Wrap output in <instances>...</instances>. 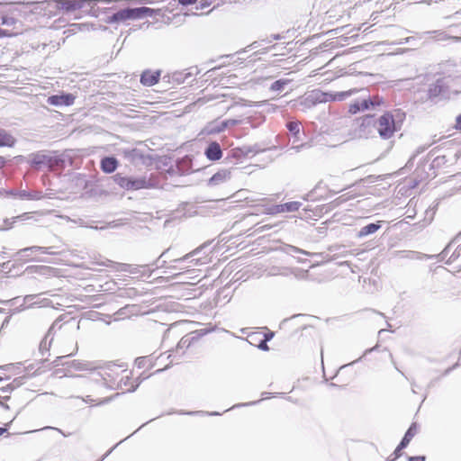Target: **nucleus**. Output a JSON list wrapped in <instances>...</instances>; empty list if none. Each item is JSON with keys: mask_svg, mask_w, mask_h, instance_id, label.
Returning a JSON list of instances; mask_svg holds the SVG:
<instances>
[{"mask_svg": "<svg viewBox=\"0 0 461 461\" xmlns=\"http://www.w3.org/2000/svg\"><path fill=\"white\" fill-rule=\"evenodd\" d=\"M120 270L124 272H129L130 274H137L138 273V267H132L128 264H121L120 265Z\"/></svg>", "mask_w": 461, "mask_h": 461, "instance_id": "a19ab883", "label": "nucleus"}, {"mask_svg": "<svg viewBox=\"0 0 461 461\" xmlns=\"http://www.w3.org/2000/svg\"><path fill=\"white\" fill-rule=\"evenodd\" d=\"M307 144L306 143H302L300 145H294L292 146L287 151H294V152H300L301 149L304 147H306Z\"/></svg>", "mask_w": 461, "mask_h": 461, "instance_id": "de8ad7c7", "label": "nucleus"}, {"mask_svg": "<svg viewBox=\"0 0 461 461\" xmlns=\"http://www.w3.org/2000/svg\"><path fill=\"white\" fill-rule=\"evenodd\" d=\"M199 252H200V249H196L193 250L192 252L187 253L184 257L179 258H176L173 261L176 262V263H180V262L186 261V260L192 258L194 256L197 255Z\"/></svg>", "mask_w": 461, "mask_h": 461, "instance_id": "ea45409f", "label": "nucleus"}, {"mask_svg": "<svg viewBox=\"0 0 461 461\" xmlns=\"http://www.w3.org/2000/svg\"><path fill=\"white\" fill-rule=\"evenodd\" d=\"M51 160H52L51 157H50L44 153H41V152H36V153H32L29 156L28 162L32 168L39 170L43 166L50 165L51 163Z\"/></svg>", "mask_w": 461, "mask_h": 461, "instance_id": "1a4fd4ad", "label": "nucleus"}, {"mask_svg": "<svg viewBox=\"0 0 461 461\" xmlns=\"http://www.w3.org/2000/svg\"><path fill=\"white\" fill-rule=\"evenodd\" d=\"M290 83L288 79H278L272 83L270 90L274 92H281L285 89V86Z\"/></svg>", "mask_w": 461, "mask_h": 461, "instance_id": "2f4dec72", "label": "nucleus"}, {"mask_svg": "<svg viewBox=\"0 0 461 461\" xmlns=\"http://www.w3.org/2000/svg\"><path fill=\"white\" fill-rule=\"evenodd\" d=\"M456 366H457V364H455L454 366H452L451 367H448L445 370L444 372V375H448L453 369L456 368Z\"/></svg>", "mask_w": 461, "mask_h": 461, "instance_id": "0e129e2a", "label": "nucleus"}, {"mask_svg": "<svg viewBox=\"0 0 461 461\" xmlns=\"http://www.w3.org/2000/svg\"><path fill=\"white\" fill-rule=\"evenodd\" d=\"M2 194L5 193L6 196H13L14 198H17V193H19L20 190L17 189H9V190H1Z\"/></svg>", "mask_w": 461, "mask_h": 461, "instance_id": "49530a36", "label": "nucleus"}, {"mask_svg": "<svg viewBox=\"0 0 461 461\" xmlns=\"http://www.w3.org/2000/svg\"><path fill=\"white\" fill-rule=\"evenodd\" d=\"M27 252L42 253V254H50V255L57 254V252L52 250V247H41V246H32V247L22 249L17 251V254L18 255H25Z\"/></svg>", "mask_w": 461, "mask_h": 461, "instance_id": "4be33fe9", "label": "nucleus"}, {"mask_svg": "<svg viewBox=\"0 0 461 461\" xmlns=\"http://www.w3.org/2000/svg\"><path fill=\"white\" fill-rule=\"evenodd\" d=\"M396 257H399L401 258H407L411 260H423V259H429V258H438L439 261V258L437 257V255H427L423 254L418 251H412V250H401V251H395L394 252Z\"/></svg>", "mask_w": 461, "mask_h": 461, "instance_id": "f8f14e48", "label": "nucleus"}, {"mask_svg": "<svg viewBox=\"0 0 461 461\" xmlns=\"http://www.w3.org/2000/svg\"><path fill=\"white\" fill-rule=\"evenodd\" d=\"M70 366L78 371H95L101 368L96 362L77 359L70 362Z\"/></svg>", "mask_w": 461, "mask_h": 461, "instance_id": "4468645a", "label": "nucleus"}, {"mask_svg": "<svg viewBox=\"0 0 461 461\" xmlns=\"http://www.w3.org/2000/svg\"><path fill=\"white\" fill-rule=\"evenodd\" d=\"M160 77V71L145 70L140 75V83L145 86H152L156 85Z\"/></svg>", "mask_w": 461, "mask_h": 461, "instance_id": "dca6fc26", "label": "nucleus"}, {"mask_svg": "<svg viewBox=\"0 0 461 461\" xmlns=\"http://www.w3.org/2000/svg\"><path fill=\"white\" fill-rule=\"evenodd\" d=\"M33 254V252H27L25 255H18L17 253L15 254V257L17 258V259H23L24 258H30L32 255Z\"/></svg>", "mask_w": 461, "mask_h": 461, "instance_id": "bf43d9fd", "label": "nucleus"}, {"mask_svg": "<svg viewBox=\"0 0 461 461\" xmlns=\"http://www.w3.org/2000/svg\"><path fill=\"white\" fill-rule=\"evenodd\" d=\"M283 206H284L285 212H292L298 211L299 208L302 206V203L300 202L294 201V202L285 203H283Z\"/></svg>", "mask_w": 461, "mask_h": 461, "instance_id": "473e14b6", "label": "nucleus"}, {"mask_svg": "<svg viewBox=\"0 0 461 461\" xmlns=\"http://www.w3.org/2000/svg\"><path fill=\"white\" fill-rule=\"evenodd\" d=\"M257 402H247V403L236 404V405L232 406V408H236V407H240V406L253 405V404H256Z\"/></svg>", "mask_w": 461, "mask_h": 461, "instance_id": "e2e57ef3", "label": "nucleus"}, {"mask_svg": "<svg viewBox=\"0 0 461 461\" xmlns=\"http://www.w3.org/2000/svg\"><path fill=\"white\" fill-rule=\"evenodd\" d=\"M153 13V10L149 7H135L131 8L127 7L122 10H119L118 12L113 14L112 15L108 16L106 19V23H117L121 22H125L128 20H135L140 19L147 16H151Z\"/></svg>", "mask_w": 461, "mask_h": 461, "instance_id": "20e7f679", "label": "nucleus"}, {"mask_svg": "<svg viewBox=\"0 0 461 461\" xmlns=\"http://www.w3.org/2000/svg\"><path fill=\"white\" fill-rule=\"evenodd\" d=\"M146 359L145 357H139L136 359L135 363L139 368H142L145 366Z\"/></svg>", "mask_w": 461, "mask_h": 461, "instance_id": "864d4df0", "label": "nucleus"}, {"mask_svg": "<svg viewBox=\"0 0 461 461\" xmlns=\"http://www.w3.org/2000/svg\"><path fill=\"white\" fill-rule=\"evenodd\" d=\"M258 348L262 350H267L268 349V346L267 344L266 341H261Z\"/></svg>", "mask_w": 461, "mask_h": 461, "instance_id": "680f3d73", "label": "nucleus"}, {"mask_svg": "<svg viewBox=\"0 0 461 461\" xmlns=\"http://www.w3.org/2000/svg\"><path fill=\"white\" fill-rule=\"evenodd\" d=\"M259 46H260V44H259V42H258V41H254L253 43H251L250 45H249L246 49H244L243 50H241L240 53V54H241V53H245V52H247V51H248V50H247V49L254 50V49H256V48H258V47H259Z\"/></svg>", "mask_w": 461, "mask_h": 461, "instance_id": "603ef678", "label": "nucleus"}, {"mask_svg": "<svg viewBox=\"0 0 461 461\" xmlns=\"http://www.w3.org/2000/svg\"><path fill=\"white\" fill-rule=\"evenodd\" d=\"M328 249L329 251L333 252V255L331 257H329V255L324 257L323 254L317 255L322 257V258L325 259L326 261H331L339 258H345L348 255H353L351 251L345 250L344 246L334 245L329 247Z\"/></svg>", "mask_w": 461, "mask_h": 461, "instance_id": "2eb2a0df", "label": "nucleus"}, {"mask_svg": "<svg viewBox=\"0 0 461 461\" xmlns=\"http://www.w3.org/2000/svg\"><path fill=\"white\" fill-rule=\"evenodd\" d=\"M353 198H355V194H350L349 193H347V194H344L337 197L336 199H334L330 203V204L332 207H338V206L341 205L342 203H344Z\"/></svg>", "mask_w": 461, "mask_h": 461, "instance_id": "c756f323", "label": "nucleus"}, {"mask_svg": "<svg viewBox=\"0 0 461 461\" xmlns=\"http://www.w3.org/2000/svg\"><path fill=\"white\" fill-rule=\"evenodd\" d=\"M382 227L381 221L368 223L367 225L362 227L358 232L357 237L363 238L368 235H371L376 232Z\"/></svg>", "mask_w": 461, "mask_h": 461, "instance_id": "b1692460", "label": "nucleus"}, {"mask_svg": "<svg viewBox=\"0 0 461 461\" xmlns=\"http://www.w3.org/2000/svg\"><path fill=\"white\" fill-rule=\"evenodd\" d=\"M444 90V83L443 79L439 78L436 80L433 84H430L428 89V98L433 101L435 98L438 97Z\"/></svg>", "mask_w": 461, "mask_h": 461, "instance_id": "aec40b11", "label": "nucleus"}, {"mask_svg": "<svg viewBox=\"0 0 461 461\" xmlns=\"http://www.w3.org/2000/svg\"><path fill=\"white\" fill-rule=\"evenodd\" d=\"M197 272H200V270L186 269V270H185L183 272H179L177 274H175L174 276L175 277L185 276V279L194 280V279H196L198 277Z\"/></svg>", "mask_w": 461, "mask_h": 461, "instance_id": "7c9ffc66", "label": "nucleus"}, {"mask_svg": "<svg viewBox=\"0 0 461 461\" xmlns=\"http://www.w3.org/2000/svg\"><path fill=\"white\" fill-rule=\"evenodd\" d=\"M17 198L20 200L38 201L43 198V194L41 191L38 190H21L17 193Z\"/></svg>", "mask_w": 461, "mask_h": 461, "instance_id": "412c9836", "label": "nucleus"}, {"mask_svg": "<svg viewBox=\"0 0 461 461\" xmlns=\"http://www.w3.org/2000/svg\"><path fill=\"white\" fill-rule=\"evenodd\" d=\"M231 172L229 169H221L217 171L208 180V185L211 186L219 185L222 183L227 182L230 179Z\"/></svg>", "mask_w": 461, "mask_h": 461, "instance_id": "f3484780", "label": "nucleus"}, {"mask_svg": "<svg viewBox=\"0 0 461 461\" xmlns=\"http://www.w3.org/2000/svg\"><path fill=\"white\" fill-rule=\"evenodd\" d=\"M461 256V246H458L447 259L446 264L450 265Z\"/></svg>", "mask_w": 461, "mask_h": 461, "instance_id": "e433bc0d", "label": "nucleus"}, {"mask_svg": "<svg viewBox=\"0 0 461 461\" xmlns=\"http://www.w3.org/2000/svg\"><path fill=\"white\" fill-rule=\"evenodd\" d=\"M357 88H353V89H350L348 91L335 92V93H330V94L321 93V95L324 96L322 99H321L318 96L319 93H317L316 94V99H318L320 102L343 101L346 98H348V96H350V95H352L354 94H357Z\"/></svg>", "mask_w": 461, "mask_h": 461, "instance_id": "9d476101", "label": "nucleus"}, {"mask_svg": "<svg viewBox=\"0 0 461 461\" xmlns=\"http://www.w3.org/2000/svg\"><path fill=\"white\" fill-rule=\"evenodd\" d=\"M35 297H36V295H35V294H29V295H26V296L24 297V302H25V303H32V300H33Z\"/></svg>", "mask_w": 461, "mask_h": 461, "instance_id": "13d9d810", "label": "nucleus"}, {"mask_svg": "<svg viewBox=\"0 0 461 461\" xmlns=\"http://www.w3.org/2000/svg\"><path fill=\"white\" fill-rule=\"evenodd\" d=\"M271 228H272V225H269V224L259 226L258 228L256 229V232L263 233L264 231L270 230Z\"/></svg>", "mask_w": 461, "mask_h": 461, "instance_id": "3c124183", "label": "nucleus"}, {"mask_svg": "<svg viewBox=\"0 0 461 461\" xmlns=\"http://www.w3.org/2000/svg\"><path fill=\"white\" fill-rule=\"evenodd\" d=\"M455 129L461 131V113L456 118Z\"/></svg>", "mask_w": 461, "mask_h": 461, "instance_id": "6e6d98bb", "label": "nucleus"}, {"mask_svg": "<svg viewBox=\"0 0 461 461\" xmlns=\"http://www.w3.org/2000/svg\"><path fill=\"white\" fill-rule=\"evenodd\" d=\"M425 456H408V461H425Z\"/></svg>", "mask_w": 461, "mask_h": 461, "instance_id": "5fc2aeb1", "label": "nucleus"}, {"mask_svg": "<svg viewBox=\"0 0 461 461\" xmlns=\"http://www.w3.org/2000/svg\"><path fill=\"white\" fill-rule=\"evenodd\" d=\"M427 34H431L432 38L435 39L437 41H445L447 40L452 39L454 41H456V37H451L447 35L445 32L442 31H432V32H427Z\"/></svg>", "mask_w": 461, "mask_h": 461, "instance_id": "a878e982", "label": "nucleus"}, {"mask_svg": "<svg viewBox=\"0 0 461 461\" xmlns=\"http://www.w3.org/2000/svg\"><path fill=\"white\" fill-rule=\"evenodd\" d=\"M205 157L211 161H217L222 157V150L217 141H212L204 149Z\"/></svg>", "mask_w": 461, "mask_h": 461, "instance_id": "ddd939ff", "label": "nucleus"}, {"mask_svg": "<svg viewBox=\"0 0 461 461\" xmlns=\"http://www.w3.org/2000/svg\"><path fill=\"white\" fill-rule=\"evenodd\" d=\"M15 143L16 139L6 130L0 128V147L12 148Z\"/></svg>", "mask_w": 461, "mask_h": 461, "instance_id": "5701e85b", "label": "nucleus"}, {"mask_svg": "<svg viewBox=\"0 0 461 461\" xmlns=\"http://www.w3.org/2000/svg\"><path fill=\"white\" fill-rule=\"evenodd\" d=\"M17 20L14 17L4 15L2 16V24L6 26H12L16 23Z\"/></svg>", "mask_w": 461, "mask_h": 461, "instance_id": "79ce46f5", "label": "nucleus"}, {"mask_svg": "<svg viewBox=\"0 0 461 461\" xmlns=\"http://www.w3.org/2000/svg\"><path fill=\"white\" fill-rule=\"evenodd\" d=\"M417 432V425L416 423H412L407 431L405 432L403 438H402L401 442L393 451V455H395V458H398L402 456V450L407 447L412 438L415 436Z\"/></svg>", "mask_w": 461, "mask_h": 461, "instance_id": "6e6552de", "label": "nucleus"}, {"mask_svg": "<svg viewBox=\"0 0 461 461\" xmlns=\"http://www.w3.org/2000/svg\"><path fill=\"white\" fill-rule=\"evenodd\" d=\"M130 376L126 375L125 377H122L120 381V383L118 384L117 387L118 388H122V385L126 386L130 381Z\"/></svg>", "mask_w": 461, "mask_h": 461, "instance_id": "8fccbe9b", "label": "nucleus"}, {"mask_svg": "<svg viewBox=\"0 0 461 461\" xmlns=\"http://www.w3.org/2000/svg\"><path fill=\"white\" fill-rule=\"evenodd\" d=\"M191 73L183 74L182 72H176L173 74L172 78L177 84H183L185 82L187 77H190Z\"/></svg>", "mask_w": 461, "mask_h": 461, "instance_id": "c9c22d12", "label": "nucleus"}, {"mask_svg": "<svg viewBox=\"0 0 461 461\" xmlns=\"http://www.w3.org/2000/svg\"><path fill=\"white\" fill-rule=\"evenodd\" d=\"M117 0H56V6L63 10L66 14H69L78 9H85L86 11L91 12L93 14H95V12L99 9L95 10V5L98 3H105L110 4L116 2Z\"/></svg>", "mask_w": 461, "mask_h": 461, "instance_id": "7ed1b4c3", "label": "nucleus"}, {"mask_svg": "<svg viewBox=\"0 0 461 461\" xmlns=\"http://www.w3.org/2000/svg\"><path fill=\"white\" fill-rule=\"evenodd\" d=\"M268 211H269V213H271V214L285 212L283 203L273 205L271 208H269Z\"/></svg>", "mask_w": 461, "mask_h": 461, "instance_id": "c03bdc74", "label": "nucleus"}, {"mask_svg": "<svg viewBox=\"0 0 461 461\" xmlns=\"http://www.w3.org/2000/svg\"><path fill=\"white\" fill-rule=\"evenodd\" d=\"M62 320L61 317L58 318L53 323L52 325L50 327L48 332H47V335L48 336H51L53 337V333L55 332L56 330H60L61 329V324H59L60 321Z\"/></svg>", "mask_w": 461, "mask_h": 461, "instance_id": "58836bf2", "label": "nucleus"}, {"mask_svg": "<svg viewBox=\"0 0 461 461\" xmlns=\"http://www.w3.org/2000/svg\"><path fill=\"white\" fill-rule=\"evenodd\" d=\"M100 369H102L103 372H98V375L104 382V384L107 387L113 388L109 383L114 380V369H117V366L115 365H108L106 367L101 366Z\"/></svg>", "mask_w": 461, "mask_h": 461, "instance_id": "6ab92c4d", "label": "nucleus"}, {"mask_svg": "<svg viewBox=\"0 0 461 461\" xmlns=\"http://www.w3.org/2000/svg\"><path fill=\"white\" fill-rule=\"evenodd\" d=\"M357 93L360 94L359 97L348 108V112L352 114L366 110H375L384 102V99L379 95L371 96L367 88L357 89Z\"/></svg>", "mask_w": 461, "mask_h": 461, "instance_id": "f03ea898", "label": "nucleus"}, {"mask_svg": "<svg viewBox=\"0 0 461 461\" xmlns=\"http://www.w3.org/2000/svg\"><path fill=\"white\" fill-rule=\"evenodd\" d=\"M373 124L377 130L379 136L384 140H388L393 136L394 132L398 131L393 115L387 112L383 115L375 119L374 115H366L363 118L362 126H368Z\"/></svg>", "mask_w": 461, "mask_h": 461, "instance_id": "f257e3e1", "label": "nucleus"}, {"mask_svg": "<svg viewBox=\"0 0 461 461\" xmlns=\"http://www.w3.org/2000/svg\"><path fill=\"white\" fill-rule=\"evenodd\" d=\"M191 262H194V264L195 266H198V265H202V264H204L205 262H203L202 260V258H192Z\"/></svg>", "mask_w": 461, "mask_h": 461, "instance_id": "052dcab7", "label": "nucleus"}, {"mask_svg": "<svg viewBox=\"0 0 461 461\" xmlns=\"http://www.w3.org/2000/svg\"><path fill=\"white\" fill-rule=\"evenodd\" d=\"M459 239H461V231L454 239L450 240V242L445 247V249L439 254L437 255V257L444 260L445 258L449 253V250L452 248V246L456 244Z\"/></svg>", "mask_w": 461, "mask_h": 461, "instance_id": "bb28decb", "label": "nucleus"}, {"mask_svg": "<svg viewBox=\"0 0 461 461\" xmlns=\"http://www.w3.org/2000/svg\"><path fill=\"white\" fill-rule=\"evenodd\" d=\"M129 186L128 190H140V189H148L154 187L155 185L151 181V179H148L146 176L140 177H132L129 176Z\"/></svg>", "mask_w": 461, "mask_h": 461, "instance_id": "9b49d317", "label": "nucleus"}, {"mask_svg": "<svg viewBox=\"0 0 461 461\" xmlns=\"http://www.w3.org/2000/svg\"><path fill=\"white\" fill-rule=\"evenodd\" d=\"M377 348H378V345L376 344L375 347H373V348H367V349H366V350L364 351V354H363V356H362V357H360L358 359H357V360H355V361H353V362L349 363V364H348V366H351V365L355 364L356 362H357V361L361 360V359H362V357H366V355H368L369 353H371V352H373V351H375V350H377Z\"/></svg>", "mask_w": 461, "mask_h": 461, "instance_id": "a18cd8bd", "label": "nucleus"}, {"mask_svg": "<svg viewBox=\"0 0 461 461\" xmlns=\"http://www.w3.org/2000/svg\"><path fill=\"white\" fill-rule=\"evenodd\" d=\"M20 379H21V377L14 379L10 384H8L6 387L3 388V392H8V391L14 390V388L18 387L21 384Z\"/></svg>", "mask_w": 461, "mask_h": 461, "instance_id": "37998d69", "label": "nucleus"}, {"mask_svg": "<svg viewBox=\"0 0 461 461\" xmlns=\"http://www.w3.org/2000/svg\"><path fill=\"white\" fill-rule=\"evenodd\" d=\"M119 161L113 156L104 157L100 162L102 171L106 174L113 173L117 169Z\"/></svg>", "mask_w": 461, "mask_h": 461, "instance_id": "a211bd4d", "label": "nucleus"}, {"mask_svg": "<svg viewBox=\"0 0 461 461\" xmlns=\"http://www.w3.org/2000/svg\"><path fill=\"white\" fill-rule=\"evenodd\" d=\"M260 151L261 149L258 147V145L233 148L229 151L225 160L230 162L231 158L240 160L249 157L250 154L255 155Z\"/></svg>", "mask_w": 461, "mask_h": 461, "instance_id": "423d86ee", "label": "nucleus"}, {"mask_svg": "<svg viewBox=\"0 0 461 461\" xmlns=\"http://www.w3.org/2000/svg\"><path fill=\"white\" fill-rule=\"evenodd\" d=\"M49 338L50 336L46 334L40 344V352L41 353L42 356H44L45 352H48L50 350L51 341L53 340V337H51L50 341L48 342Z\"/></svg>", "mask_w": 461, "mask_h": 461, "instance_id": "f704fd0d", "label": "nucleus"}, {"mask_svg": "<svg viewBox=\"0 0 461 461\" xmlns=\"http://www.w3.org/2000/svg\"><path fill=\"white\" fill-rule=\"evenodd\" d=\"M14 35H15V33H13V32H11L8 30H5V29H1L0 28V38L12 37Z\"/></svg>", "mask_w": 461, "mask_h": 461, "instance_id": "09e8293b", "label": "nucleus"}, {"mask_svg": "<svg viewBox=\"0 0 461 461\" xmlns=\"http://www.w3.org/2000/svg\"><path fill=\"white\" fill-rule=\"evenodd\" d=\"M199 336L200 335L196 332H192L184 336L176 345V354L168 356V358L173 357L171 363L175 359L178 362L182 356L185 354V350L187 349L195 340H197Z\"/></svg>", "mask_w": 461, "mask_h": 461, "instance_id": "39448f33", "label": "nucleus"}, {"mask_svg": "<svg viewBox=\"0 0 461 461\" xmlns=\"http://www.w3.org/2000/svg\"><path fill=\"white\" fill-rule=\"evenodd\" d=\"M76 96L70 93H60L48 97V104L53 106H69L75 102Z\"/></svg>", "mask_w": 461, "mask_h": 461, "instance_id": "0eeeda50", "label": "nucleus"}, {"mask_svg": "<svg viewBox=\"0 0 461 461\" xmlns=\"http://www.w3.org/2000/svg\"><path fill=\"white\" fill-rule=\"evenodd\" d=\"M286 127L293 138V143L302 140L301 127L298 122H288Z\"/></svg>", "mask_w": 461, "mask_h": 461, "instance_id": "393cba45", "label": "nucleus"}, {"mask_svg": "<svg viewBox=\"0 0 461 461\" xmlns=\"http://www.w3.org/2000/svg\"><path fill=\"white\" fill-rule=\"evenodd\" d=\"M197 0H178V3L181 5L186 6L192 4H194Z\"/></svg>", "mask_w": 461, "mask_h": 461, "instance_id": "4d7b16f0", "label": "nucleus"}, {"mask_svg": "<svg viewBox=\"0 0 461 461\" xmlns=\"http://www.w3.org/2000/svg\"><path fill=\"white\" fill-rule=\"evenodd\" d=\"M6 164V159L5 158L0 156V169L3 168Z\"/></svg>", "mask_w": 461, "mask_h": 461, "instance_id": "69168bd1", "label": "nucleus"}, {"mask_svg": "<svg viewBox=\"0 0 461 461\" xmlns=\"http://www.w3.org/2000/svg\"><path fill=\"white\" fill-rule=\"evenodd\" d=\"M238 123H239L238 120H234V119L226 120L224 122H221L220 126H217L216 128L210 130V132H221V131H224L227 127L235 126Z\"/></svg>", "mask_w": 461, "mask_h": 461, "instance_id": "c85d7f7f", "label": "nucleus"}, {"mask_svg": "<svg viewBox=\"0 0 461 461\" xmlns=\"http://www.w3.org/2000/svg\"><path fill=\"white\" fill-rule=\"evenodd\" d=\"M113 182L120 187L128 190L129 186V176H124L122 174H116L113 176Z\"/></svg>", "mask_w": 461, "mask_h": 461, "instance_id": "cd10ccee", "label": "nucleus"}, {"mask_svg": "<svg viewBox=\"0 0 461 461\" xmlns=\"http://www.w3.org/2000/svg\"><path fill=\"white\" fill-rule=\"evenodd\" d=\"M287 253H300V254H303V255H307V256H315L316 254L314 253H310L306 250H303L302 249H299L295 246H292V245H289L288 248H287Z\"/></svg>", "mask_w": 461, "mask_h": 461, "instance_id": "4c0bfd02", "label": "nucleus"}, {"mask_svg": "<svg viewBox=\"0 0 461 461\" xmlns=\"http://www.w3.org/2000/svg\"><path fill=\"white\" fill-rule=\"evenodd\" d=\"M270 37H271V40H269L268 42H271L272 40H279L281 38V36L279 34H272Z\"/></svg>", "mask_w": 461, "mask_h": 461, "instance_id": "338daca9", "label": "nucleus"}, {"mask_svg": "<svg viewBox=\"0 0 461 461\" xmlns=\"http://www.w3.org/2000/svg\"><path fill=\"white\" fill-rule=\"evenodd\" d=\"M168 252V249H166L165 251H163L161 253V255L158 258V259L156 260V264H157V267L158 268H162V267H167L170 270H175L177 268L176 266H166L167 264V261L166 260H162V258H164Z\"/></svg>", "mask_w": 461, "mask_h": 461, "instance_id": "72a5a7b5", "label": "nucleus"}, {"mask_svg": "<svg viewBox=\"0 0 461 461\" xmlns=\"http://www.w3.org/2000/svg\"><path fill=\"white\" fill-rule=\"evenodd\" d=\"M141 381H140L137 384L135 385H132L131 388L128 389L129 392H134L136 391V389L138 388V386L140 385Z\"/></svg>", "mask_w": 461, "mask_h": 461, "instance_id": "774afa93", "label": "nucleus"}]
</instances>
